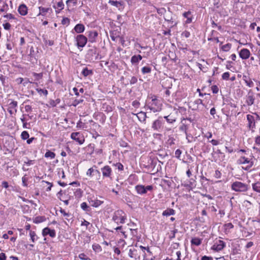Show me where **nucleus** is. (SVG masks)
<instances>
[{
  "label": "nucleus",
  "mask_w": 260,
  "mask_h": 260,
  "mask_svg": "<svg viewBox=\"0 0 260 260\" xmlns=\"http://www.w3.org/2000/svg\"><path fill=\"white\" fill-rule=\"evenodd\" d=\"M148 108L153 112H159L161 110V101L155 96H149L147 100Z\"/></svg>",
  "instance_id": "nucleus-1"
},
{
  "label": "nucleus",
  "mask_w": 260,
  "mask_h": 260,
  "mask_svg": "<svg viewBox=\"0 0 260 260\" xmlns=\"http://www.w3.org/2000/svg\"><path fill=\"white\" fill-rule=\"evenodd\" d=\"M126 219V214L121 210L115 211L112 217V220L117 224L124 223Z\"/></svg>",
  "instance_id": "nucleus-2"
},
{
  "label": "nucleus",
  "mask_w": 260,
  "mask_h": 260,
  "mask_svg": "<svg viewBox=\"0 0 260 260\" xmlns=\"http://www.w3.org/2000/svg\"><path fill=\"white\" fill-rule=\"evenodd\" d=\"M232 188L235 191H245L247 190V186L243 183L236 181L232 184Z\"/></svg>",
  "instance_id": "nucleus-3"
},
{
  "label": "nucleus",
  "mask_w": 260,
  "mask_h": 260,
  "mask_svg": "<svg viewBox=\"0 0 260 260\" xmlns=\"http://www.w3.org/2000/svg\"><path fill=\"white\" fill-rule=\"evenodd\" d=\"M75 39L76 45L78 48H83L85 46L87 42V38L83 35H78Z\"/></svg>",
  "instance_id": "nucleus-4"
},
{
  "label": "nucleus",
  "mask_w": 260,
  "mask_h": 260,
  "mask_svg": "<svg viewBox=\"0 0 260 260\" xmlns=\"http://www.w3.org/2000/svg\"><path fill=\"white\" fill-rule=\"evenodd\" d=\"M71 138L80 145L83 144L85 141L84 136L79 132L72 133L71 135Z\"/></svg>",
  "instance_id": "nucleus-5"
},
{
  "label": "nucleus",
  "mask_w": 260,
  "mask_h": 260,
  "mask_svg": "<svg viewBox=\"0 0 260 260\" xmlns=\"http://www.w3.org/2000/svg\"><path fill=\"white\" fill-rule=\"evenodd\" d=\"M237 162L238 164H241V165H246V167L244 168L243 167V168H244L245 169L247 170L250 168L252 166V162L250 161V160L245 157H240L238 160Z\"/></svg>",
  "instance_id": "nucleus-6"
},
{
  "label": "nucleus",
  "mask_w": 260,
  "mask_h": 260,
  "mask_svg": "<svg viewBox=\"0 0 260 260\" xmlns=\"http://www.w3.org/2000/svg\"><path fill=\"white\" fill-rule=\"evenodd\" d=\"M42 235L44 237L49 235L51 238H54L56 236V232L54 230L46 227L42 230Z\"/></svg>",
  "instance_id": "nucleus-7"
},
{
  "label": "nucleus",
  "mask_w": 260,
  "mask_h": 260,
  "mask_svg": "<svg viewBox=\"0 0 260 260\" xmlns=\"http://www.w3.org/2000/svg\"><path fill=\"white\" fill-rule=\"evenodd\" d=\"M17 102L16 101H11L8 105V110L10 114H14L17 112Z\"/></svg>",
  "instance_id": "nucleus-8"
},
{
  "label": "nucleus",
  "mask_w": 260,
  "mask_h": 260,
  "mask_svg": "<svg viewBox=\"0 0 260 260\" xmlns=\"http://www.w3.org/2000/svg\"><path fill=\"white\" fill-rule=\"evenodd\" d=\"M103 177L110 178L112 171L109 166H106L101 169Z\"/></svg>",
  "instance_id": "nucleus-9"
},
{
  "label": "nucleus",
  "mask_w": 260,
  "mask_h": 260,
  "mask_svg": "<svg viewBox=\"0 0 260 260\" xmlns=\"http://www.w3.org/2000/svg\"><path fill=\"white\" fill-rule=\"evenodd\" d=\"M89 202L91 206L96 208L102 205L104 202L97 199H89Z\"/></svg>",
  "instance_id": "nucleus-10"
},
{
  "label": "nucleus",
  "mask_w": 260,
  "mask_h": 260,
  "mask_svg": "<svg viewBox=\"0 0 260 260\" xmlns=\"http://www.w3.org/2000/svg\"><path fill=\"white\" fill-rule=\"evenodd\" d=\"M239 55L243 59H247L250 56V51L247 49H242L239 52Z\"/></svg>",
  "instance_id": "nucleus-11"
},
{
  "label": "nucleus",
  "mask_w": 260,
  "mask_h": 260,
  "mask_svg": "<svg viewBox=\"0 0 260 260\" xmlns=\"http://www.w3.org/2000/svg\"><path fill=\"white\" fill-rule=\"evenodd\" d=\"M98 33L96 31H90L88 32V38L90 42L93 43L95 42L96 38H97Z\"/></svg>",
  "instance_id": "nucleus-12"
},
{
  "label": "nucleus",
  "mask_w": 260,
  "mask_h": 260,
  "mask_svg": "<svg viewBox=\"0 0 260 260\" xmlns=\"http://www.w3.org/2000/svg\"><path fill=\"white\" fill-rule=\"evenodd\" d=\"M27 8L24 4L20 5L18 7V12L22 16H25L27 14Z\"/></svg>",
  "instance_id": "nucleus-13"
},
{
  "label": "nucleus",
  "mask_w": 260,
  "mask_h": 260,
  "mask_svg": "<svg viewBox=\"0 0 260 260\" xmlns=\"http://www.w3.org/2000/svg\"><path fill=\"white\" fill-rule=\"evenodd\" d=\"M74 30L77 34H81L85 30V26L83 24L79 23L75 25Z\"/></svg>",
  "instance_id": "nucleus-14"
},
{
  "label": "nucleus",
  "mask_w": 260,
  "mask_h": 260,
  "mask_svg": "<svg viewBox=\"0 0 260 260\" xmlns=\"http://www.w3.org/2000/svg\"><path fill=\"white\" fill-rule=\"evenodd\" d=\"M142 59V56L141 55H135L131 57V62L133 64H138Z\"/></svg>",
  "instance_id": "nucleus-15"
},
{
  "label": "nucleus",
  "mask_w": 260,
  "mask_h": 260,
  "mask_svg": "<svg viewBox=\"0 0 260 260\" xmlns=\"http://www.w3.org/2000/svg\"><path fill=\"white\" fill-rule=\"evenodd\" d=\"M39 9V13L38 15H42L43 16H45L46 15L47 13H48L49 11L51 10V9L49 8H44L42 7H40Z\"/></svg>",
  "instance_id": "nucleus-16"
},
{
  "label": "nucleus",
  "mask_w": 260,
  "mask_h": 260,
  "mask_svg": "<svg viewBox=\"0 0 260 260\" xmlns=\"http://www.w3.org/2000/svg\"><path fill=\"white\" fill-rule=\"evenodd\" d=\"M135 189L137 191V192L138 194H145V189L144 188V186L142 185H137L135 186Z\"/></svg>",
  "instance_id": "nucleus-17"
},
{
  "label": "nucleus",
  "mask_w": 260,
  "mask_h": 260,
  "mask_svg": "<svg viewBox=\"0 0 260 260\" xmlns=\"http://www.w3.org/2000/svg\"><path fill=\"white\" fill-rule=\"evenodd\" d=\"M183 15L184 17H185L187 19V20L185 21L186 23H190L191 22L192 16L191 15V12L188 11L185 12L183 13Z\"/></svg>",
  "instance_id": "nucleus-18"
},
{
  "label": "nucleus",
  "mask_w": 260,
  "mask_h": 260,
  "mask_svg": "<svg viewBox=\"0 0 260 260\" xmlns=\"http://www.w3.org/2000/svg\"><path fill=\"white\" fill-rule=\"evenodd\" d=\"M137 117L140 121L144 122L146 118V113L144 112H140L137 114Z\"/></svg>",
  "instance_id": "nucleus-19"
},
{
  "label": "nucleus",
  "mask_w": 260,
  "mask_h": 260,
  "mask_svg": "<svg viewBox=\"0 0 260 260\" xmlns=\"http://www.w3.org/2000/svg\"><path fill=\"white\" fill-rule=\"evenodd\" d=\"M175 213V210L173 209H167V210H165L162 212V215L163 216H170L174 215Z\"/></svg>",
  "instance_id": "nucleus-20"
},
{
  "label": "nucleus",
  "mask_w": 260,
  "mask_h": 260,
  "mask_svg": "<svg viewBox=\"0 0 260 260\" xmlns=\"http://www.w3.org/2000/svg\"><path fill=\"white\" fill-rule=\"evenodd\" d=\"M94 172L99 173V171L97 170L94 169L93 168H90L86 172V175L87 177L91 178L93 176Z\"/></svg>",
  "instance_id": "nucleus-21"
},
{
  "label": "nucleus",
  "mask_w": 260,
  "mask_h": 260,
  "mask_svg": "<svg viewBox=\"0 0 260 260\" xmlns=\"http://www.w3.org/2000/svg\"><path fill=\"white\" fill-rule=\"evenodd\" d=\"M109 3L111 4L112 6H115L120 9V7L122 6L123 4L121 2L114 1H109Z\"/></svg>",
  "instance_id": "nucleus-22"
},
{
  "label": "nucleus",
  "mask_w": 260,
  "mask_h": 260,
  "mask_svg": "<svg viewBox=\"0 0 260 260\" xmlns=\"http://www.w3.org/2000/svg\"><path fill=\"white\" fill-rule=\"evenodd\" d=\"M46 218L44 216H37L33 219V222L35 223H40L45 221Z\"/></svg>",
  "instance_id": "nucleus-23"
},
{
  "label": "nucleus",
  "mask_w": 260,
  "mask_h": 260,
  "mask_svg": "<svg viewBox=\"0 0 260 260\" xmlns=\"http://www.w3.org/2000/svg\"><path fill=\"white\" fill-rule=\"evenodd\" d=\"M92 247L93 250L96 253H99L102 250L101 246L98 244H93Z\"/></svg>",
  "instance_id": "nucleus-24"
},
{
  "label": "nucleus",
  "mask_w": 260,
  "mask_h": 260,
  "mask_svg": "<svg viewBox=\"0 0 260 260\" xmlns=\"http://www.w3.org/2000/svg\"><path fill=\"white\" fill-rule=\"evenodd\" d=\"M201 240L199 238H193L191 240V244L196 246H199L201 245Z\"/></svg>",
  "instance_id": "nucleus-25"
},
{
  "label": "nucleus",
  "mask_w": 260,
  "mask_h": 260,
  "mask_svg": "<svg viewBox=\"0 0 260 260\" xmlns=\"http://www.w3.org/2000/svg\"><path fill=\"white\" fill-rule=\"evenodd\" d=\"M29 236L30 237L31 240L33 243L35 242L38 239V236L36 235V234L34 231H30L29 232Z\"/></svg>",
  "instance_id": "nucleus-26"
},
{
  "label": "nucleus",
  "mask_w": 260,
  "mask_h": 260,
  "mask_svg": "<svg viewBox=\"0 0 260 260\" xmlns=\"http://www.w3.org/2000/svg\"><path fill=\"white\" fill-rule=\"evenodd\" d=\"M152 127L155 130L158 129L160 127V121L157 120L154 121L152 124Z\"/></svg>",
  "instance_id": "nucleus-27"
},
{
  "label": "nucleus",
  "mask_w": 260,
  "mask_h": 260,
  "mask_svg": "<svg viewBox=\"0 0 260 260\" xmlns=\"http://www.w3.org/2000/svg\"><path fill=\"white\" fill-rule=\"evenodd\" d=\"M151 71V69L149 67H144L142 69V72L143 74L150 73Z\"/></svg>",
  "instance_id": "nucleus-28"
},
{
  "label": "nucleus",
  "mask_w": 260,
  "mask_h": 260,
  "mask_svg": "<svg viewBox=\"0 0 260 260\" xmlns=\"http://www.w3.org/2000/svg\"><path fill=\"white\" fill-rule=\"evenodd\" d=\"M224 246H225V244H224V242L222 241H220L219 244H218L215 248L217 250H221L224 247Z\"/></svg>",
  "instance_id": "nucleus-29"
},
{
  "label": "nucleus",
  "mask_w": 260,
  "mask_h": 260,
  "mask_svg": "<svg viewBox=\"0 0 260 260\" xmlns=\"http://www.w3.org/2000/svg\"><path fill=\"white\" fill-rule=\"evenodd\" d=\"M244 80L245 83H246L247 85H248L249 87L253 86V83L252 81H251L250 79H248V78L246 76H244Z\"/></svg>",
  "instance_id": "nucleus-30"
},
{
  "label": "nucleus",
  "mask_w": 260,
  "mask_h": 260,
  "mask_svg": "<svg viewBox=\"0 0 260 260\" xmlns=\"http://www.w3.org/2000/svg\"><path fill=\"white\" fill-rule=\"evenodd\" d=\"M55 9H57L58 11H60L64 8V4L62 2H59L57 3L56 6L54 7Z\"/></svg>",
  "instance_id": "nucleus-31"
},
{
  "label": "nucleus",
  "mask_w": 260,
  "mask_h": 260,
  "mask_svg": "<svg viewBox=\"0 0 260 260\" xmlns=\"http://www.w3.org/2000/svg\"><path fill=\"white\" fill-rule=\"evenodd\" d=\"M36 90L40 95L44 94V95L47 96L48 94V91L46 89L37 88Z\"/></svg>",
  "instance_id": "nucleus-32"
},
{
  "label": "nucleus",
  "mask_w": 260,
  "mask_h": 260,
  "mask_svg": "<svg viewBox=\"0 0 260 260\" xmlns=\"http://www.w3.org/2000/svg\"><path fill=\"white\" fill-rule=\"evenodd\" d=\"M55 154L54 152L48 151L46 152L45 154V156L46 157H50L51 158H54L55 157Z\"/></svg>",
  "instance_id": "nucleus-33"
},
{
  "label": "nucleus",
  "mask_w": 260,
  "mask_h": 260,
  "mask_svg": "<svg viewBox=\"0 0 260 260\" xmlns=\"http://www.w3.org/2000/svg\"><path fill=\"white\" fill-rule=\"evenodd\" d=\"M29 137V134L26 131L22 132L21 137L23 140H27Z\"/></svg>",
  "instance_id": "nucleus-34"
},
{
  "label": "nucleus",
  "mask_w": 260,
  "mask_h": 260,
  "mask_svg": "<svg viewBox=\"0 0 260 260\" xmlns=\"http://www.w3.org/2000/svg\"><path fill=\"white\" fill-rule=\"evenodd\" d=\"M79 258L81 260H91L86 254L82 253L79 254Z\"/></svg>",
  "instance_id": "nucleus-35"
},
{
  "label": "nucleus",
  "mask_w": 260,
  "mask_h": 260,
  "mask_svg": "<svg viewBox=\"0 0 260 260\" xmlns=\"http://www.w3.org/2000/svg\"><path fill=\"white\" fill-rule=\"evenodd\" d=\"M83 99L82 98H81L80 99H76L74 100V101L72 103V105L74 107L77 106L79 104L82 103L83 102Z\"/></svg>",
  "instance_id": "nucleus-36"
},
{
  "label": "nucleus",
  "mask_w": 260,
  "mask_h": 260,
  "mask_svg": "<svg viewBox=\"0 0 260 260\" xmlns=\"http://www.w3.org/2000/svg\"><path fill=\"white\" fill-rule=\"evenodd\" d=\"M82 74L85 76L86 77L91 74V71L88 70L87 68H84L82 72Z\"/></svg>",
  "instance_id": "nucleus-37"
},
{
  "label": "nucleus",
  "mask_w": 260,
  "mask_h": 260,
  "mask_svg": "<svg viewBox=\"0 0 260 260\" xmlns=\"http://www.w3.org/2000/svg\"><path fill=\"white\" fill-rule=\"evenodd\" d=\"M231 48V44H226L224 45H223L221 47V49L224 51H228L230 50V49Z\"/></svg>",
  "instance_id": "nucleus-38"
},
{
  "label": "nucleus",
  "mask_w": 260,
  "mask_h": 260,
  "mask_svg": "<svg viewBox=\"0 0 260 260\" xmlns=\"http://www.w3.org/2000/svg\"><path fill=\"white\" fill-rule=\"evenodd\" d=\"M253 190L259 192H260V184L259 183H256L253 184L252 185Z\"/></svg>",
  "instance_id": "nucleus-39"
},
{
  "label": "nucleus",
  "mask_w": 260,
  "mask_h": 260,
  "mask_svg": "<svg viewBox=\"0 0 260 260\" xmlns=\"http://www.w3.org/2000/svg\"><path fill=\"white\" fill-rule=\"evenodd\" d=\"M77 127L80 128L81 129H84V128H86V126L84 123H83L81 120H79L77 123Z\"/></svg>",
  "instance_id": "nucleus-40"
},
{
  "label": "nucleus",
  "mask_w": 260,
  "mask_h": 260,
  "mask_svg": "<svg viewBox=\"0 0 260 260\" xmlns=\"http://www.w3.org/2000/svg\"><path fill=\"white\" fill-rule=\"evenodd\" d=\"M122 228V226H118V227L116 228L115 229V230H116V231L117 232H118L119 231H120V233L123 234V235L124 236V237L125 238H127V235L125 234V232H124L123 231H121Z\"/></svg>",
  "instance_id": "nucleus-41"
},
{
  "label": "nucleus",
  "mask_w": 260,
  "mask_h": 260,
  "mask_svg": "<svg viewBox=\"0 0 260 260\" xmlns=\"http://www.w3.org/2000/svg\"><path fill=\"white\" fill-rule=\"evenodd\" d=\"M81 208L84 211H88L89 206L87 205L86 203L83 202L81 204Z\"/></svg>",
  "instance_id": "nucleus-42"
},
{
  "label": "nucleus",
  "mask_w": 260,
  "mask_h": 260,
  "mask_svg": "<svg viewBox=\"0 0 260 260\" xmlns=\"http://www.w3.org/2000/svg\"><path fill=\"white\" fill-rule=\"evenodd\" d=\"M135 252H136V250L135 249H129L128 251V256L131 258L134 257Z\"/></svg>",
  "instance_id": "nucleus-43"
},
{
  "label": "nucleus",
  "mask_w": 260,
  "mask_h": 260,
  "mask_svg": "<svg viewBox=\"0 0 260 260\" xmlns=\"http://www.w3.org/2000/svg\"><path fill=\"white\" fill-rule=\"evenodd\" d=\"M131 234L133 237H135L136 238H138L137 234H138V231L137 229H130Z\"/></svg>",
  "instance_id": "nucleus-44"
},
{
  "label": "nucleus",
  "mask_w": 260,
  "mask_h": 260,
  "mask_svg": "<svg viewBox=\"0 0 260 260\" xmlns=\"http://www.w3.org/2000/svg\"><path fill=\"white\" fill-rule=\"evenodd\" d=\"M34 76L36 78V80H38L40 79H41L43 77V74L42 73H33Z\"/></svg>",
  "instance_id": "nucleus-45"
},
{
  "label": "nucleus",
  "mask_w": 260,
  "mask_h": 260,
  "mask_svg": "<svg viewBox=\"0 0 260 260\" xmlns=\"http://www.w3.org/2000/svg\"><path fill=\"white\" fill-rule=\"evenodd\" d=\"M61 23L63 25H68L70 23V19L68 18H63L61 21Z\"/></svg>",
  "instance_id": "nucleus-46"
},
{
  "label": "nucleus",
  "mask_w": 260,
  "mask_h": 260,
  "mask_svg": "<svg viewBox=\"0 0 260 260\" xmlns=\"http://www.w3.org/2000/svg\"><path fill=\"white\" fill-rule=\"evenodd\" d=\"M114 165L118 170L122 171L123 170V166L121 163H116Z\"/></svg>",
  "instance_id": "nucleus-47"
},
{
  "label": "nucleus",
  "mask_w": 260,
  "mask_h": 260,
  "mask_svg": "<svg viewBox=\"0 0 260 260\" xmlns=\"http://www.w3.org/2000/svg\"><path fill=\"white\" fill-rule=\"evenodd\" d=\"M165 118L166 119L168 122L170 123H172L176 121L175 119L169 118V116H165Z\"/></svg>",
  "instance_id": "nucleus-48"
},
{
  "label": "nucleus",
  "mask_w": 260,
  "mask_h": 260,
  "mask_svg": "<svg viewBox=\"0 0 260 260\" xmlns=\"http://www.w3.org/2000/svg\"><path fill=\"white\" fill-rule=\"evenodd\" d=\"M211 90L213 93H217L218 92V87L216 85H213L211 87Z\"/></svg>",
  "instance_id": "nucleus-49"
},
{
  "label": "nucleus",
  "mask_w": 260,
  "mask_h": 260,
  "mask_svg": "<svg viewBox=\"0 0 260 260\" xmlns=\"http://www.w3.org/2000/svg\"><path fill=\"white\" fill-rule=\"evenodd\" d=\"M230 77V73L229 72H225L222 75V78L223 80H228Z\"/></svg>",
  "instance_id": "nucleus-50"
},
{
  "label": "nucleus",
  "mask_w": 260,
  "mask_h": 260,
  "mask_svg": "<svg viewBox=\"0 0 260 260\" xmlns=\"http://www.w3.org/2000/svg\"><path fill=\"white\" fill-rule=\"evenodd\" d=\"M221 176V173L218 170H216L214 173V177L216 178H220Z\"/></svg>",
  "instance_id": "nucleus-51"
},
{
  "label": "nucleus",
  "mask_w": 260,
  "mask_h": 260,
  "mask_svg": "<svg viewBox=\"0 0 260 260\" xmlns=\"http://www.w3.org/2000/svg\"><path fill=\"white\" fill-rule=\"evenodd\" d=\"M225 230H230L233 229L234 226L232 223H228L224 225Z\"/></svg>",
  "instance_id": "nucleus-52"
},
{
  "label": "nucleus",
  "mask_w": 260,
  "mask_h": 260,
  "mask_svg": "<svg viewBox=\"0 0 260 260\" xmlns=\"http://www.w3.org/2000/svg\"><path fill=\"white\" fill-rule=\"evenodd\" d=\"M43 182L46 183L48 185V186L47 187V188L46 189V190L47 191H50L51 189V187L52 186V183H51L49 182H47V181H43Z\"/></svg>",
  "instance_id": "nucleus-53"
},
{
  "label": "nucleus",
  "mask_w": 260,
  "mask_h": 260,
  "mask_svg": "<svg viewBox=\"0 0 260 260\" xmlns=\"http://www.w3.org/2000/svg\"><path fill=\"white\" fill-rule=\"evenodd\" d=\"M3 26L6 30H9L10 29L11 25L9 23L7 22L3 24Z\"/></svg>",
  "instance_id": "nucleus-54"
},
{
  "label": "nucleus",
  "mask_w": 260,
  "mask_h": 260,
  "mask_svg": "<svg viewBox=\"0 0 260 260\" xmlns=\"http://www.w3.org/2000/svg\"><path fill=\"white\" fill-rule=\"evenodd\" d=\"M181 151L180 149H177L175 152V156L177 158H179L181 154Z\"/></svg>",
  "instance_id": "nucleus-55"
},
{
  "label": "nucleus",
  "mask_w": 260,
  "mask_h": 260,
  "mask_svg": "<svg viewBox=\"0 0 260 260\" xmlns=\"http://www.w3.org/2000/svg\"><path fill=\"white\" fill-rule=\"evenodd\" d=\"M118 245L122 247H123L125 245V242L123 239H120L118 242Z\"/></svg>",
  "instance_id": "nucleus-56"
},
{
  "label": "nucleus",
  "mask_w": 260,
  "mask_h": 260,
  "mask_svg": "<svg viewBox=\"0 0 260 260\" xmlns=\"http://www.w3.org/2000/svg\"><path fill=\"white\" fill-rule=\"evenodd\" d=\"M201 260H213V258L211 256L204 255L201 258Z\"/></svg>",
  "instance_id": "nucleus-57"
},
{
  "label": "nucleus",
  "mask_w": 260,
  "mask_h": 260,
  "mask_svg": "<svg viewBox=\"0 0 260 260\" xmlns=\"http://www.w3.org/2000/svg\"><path fill=\"white\" fill-rule=\"evenodd\" d=\"M137 82V78L135 77H132L130 80V83L134 84Z\"/></svg>",
  "instance_id": "nucleus-58"
},
{
  "label": "nucleus",
  "mask_w": 260,
  "mask_h": 260,
  "mask_svg": "<svg viewBox=\"0 0 260 260\" xmlns=\"http://www.w3.org/2000/svg\"><path fill=\"white\" fill-rule=\"evenodd\" d=\"M182 35L185 38H188L190 36V34L188 31H184L182 32Z\"/></svg>",
  "instance_id": "nucleus-59"
},
{
  "label": "nucleus",
  "mask_w": 260,
  "mask_h": 260,
  "mask_svg": "<svg viewBox=\"0 0 260 260\" xmlns=\"http://www.w3.org/2000/svg\"><path fill=\"white\" fill-rule=\"evenodd\" d=\"M22 184L24 186H27V184L26 183L27 178L25 176H23L22 178Z\"/></svg>",
  "instance_id": "nucleus-60"
},
{
  "label": "nucleus",
  "mask_w": 260,
  "mask_h": 260,
  "mask_svg": "<svg viewBox=\"0 0 260 260\" xmlns=\"http://www.w3.org/2000/svg\"><path fill=\"white\" fill-rule=\"evenodd\" d=\"M176 255L177 256V258L175 260H181V253L180 251H177L176 253Z\"/></svg>",
  "instance_id": "nucleus-61"
},
{
  "label": "nucleus",
  "mask_w": 260,
  "mask_h": 260,
  "mask_svg": "<svg viewBox=\"0 0 260 260\" xmlns=\"http://www.w3.org/2000/svg\"><path fill=\"white\" fill-rule=\"evenodd\" d=\"M132 105L135 108H138L140 105V103L137 101H134L132 103Z\"/></svg>",
  "instance_id": "nucleus-62"
},
{
  "label": "nucleus",
  "mask_w": 260,
  "mask_h": 260,
  "mask_svg": "<svg viewBox=\"0 0 260 260\" xmlns=\"http://www.w3.org/2000/svg\"><path fill=\"white\" fill-rule=\"evenodd\" d=\"M89 224H90V223L85 220H84V221H82L81 223V225L85 226L86 227V228Z\"/></svg>",
  "instance_id": "nucleus-63"
},
{
  "label": "nucleus",
  "mask_w": 260,
  "mask_h": 260,
  "mask_svg": "<svg viewBox=\"0 0 260 260\" xmlns=\"http://www.w3.org/2000/svg\"><path fill=\"white\" fill-rule=\"evenodd\" d=\"M6 255L4 253H0V260H6Z\"/></svg>",
  "instance_id": "nucleus-64"
}]
</instances>
